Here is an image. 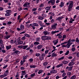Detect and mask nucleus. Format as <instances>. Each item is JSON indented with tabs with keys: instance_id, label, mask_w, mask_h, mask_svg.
<instances>
[{
	"instance_id": "nucleus-61",
	"label": "nucleus",
	"mask_w": 79,
	"mask_h": 79,
	"mask_svg": "<svg viewBox=\"0 0 79 79\" xmlns=\"http://www.w3.org/2000/svg\"><path fill=\"white\" fill-rule=\"evenodd\" d=\"M25 39L26 37H25V36H23V37L22 38V40H24Z\"/></svg>"
},
{
	"instance_id": "nucleus-34",
	"label": "nucleus",
	"mask_w": 79,
	"mask_h": 79,
	"mask_svg": "<svg viewBox=\"0 0 79 79\" xmlns=\"http://www.w3.org/2000/svg\"><path fill=\"white\" fill-rule=\"evenodd\" d=\"M64 56H63L62 57H61L59 58L58 60H63V59H64Z\"/></svg>"
},
{
	"instance_id": "nucleus-11",
	"label": "nucleus",
	"mask_w": 79,
	"mask_h": 79,
	"mask_svg": "<svg viewBox=\"0 0 79 79\" xmlns=\"http://www.w3.org/2000/svg\"><path fill=\"white\" fill-rule=\"evenodd\" d=\"M9 73V72H8V70H7L4 73V74H5L6 76Z\"/></svg>"
},
{
	"instance_id": "nucleus-44",
	"label": "nucleus",
	"mask_w": 79,
	"mask_h": 79,
	"mask_svg": "<svg viewBox=\"0 0 79 79\" xmlns=\"http://www.w3.org/2000/svg\"><path fill=\"white\" fill-rule=\"evenodd\" d=\"M73 69V67H70L69 68L68 70L69 71H71Z\"/></svg>"
},
{
	"instance_id": "nucleus-28",
	"label": "nucleus",
	"mask_w": 79,
	"mask_h": 79,
	"mask_svg": "<svg viewBox=\"0 0 79 79\" xmlns=\"http://www.w3.org/2000/svg\"><path fill=\"white\" fill-rule=\"evenodd\" d=\"M30 67L31 68H34L36 67V66L35 65H31L30 66Z\"/></svg>"
},
{
	"instance_id": "nucleus-5",
	"label": "nucleus",
	"mask_w": 79,
	"mask_h": 79,
	"mask_svg": "<svg viewBox=\"0 0 79 79\" xmlns=\"http://www.w3.org/2000/svg\"><path fill=\"white\" fill-rule=\"evenodd\" d=\"M55 0H52L49 1L48 2V3H52V5H53L54 4H55Z\"/></svg>"
},
{
	"instance_id": "nucleus-59",
	"label": "nucleus",
	"mask_w": 79,
	"mask_h": 79,
	"mask_svg": "<svg viewBox=\"0 0 79 79\" xmlns=\"http://www.w3.org/2000/svg\"><path fill=\"white\" fill-rule=\"evenodd\" d=\"M3 8L0 7V11H3Z\"/></svg>"
},
{
	"instance_id": "nucleus-15",
	"label": "nucleus",
	"mask_w": 79,
	"mask_h": 79,
	"mask_svg": "<svg viewBox=\"0 0 79 79\" xmlns=\"http://www.w3.org/2000/svg\"><path fill=\"white\" fill-rule=\"evenodd\" d=\"M10 37H11V35H6L4 36V37H5L6 39H9Z\"/></svg>"
},
{
	"instance_id": "nucleus-17",
	"label": "nucleus",
	"mask_w": 79,
	"mask_h": 79,
	"mask_svg": "<svg viewBox=\"0 0 79 79\" xmlns=\"http://www.w3.org/2000/svg\"><path fill=\"white\" fill-rule=\"evenodd\" d=\"M63 17L61 16V17H59L57 18L56 19V20H58L59 21H60V19H63Z\"/></svg>"
},
{
	"instance_id": "nucleus-21",
	"label": "nucleus",
	"mask_w": 79,
	"mask_h": 79,
	"mask_svg": "<svg viewBox=\"0 0 79 79\" xmlns=\"http://www.w3.org/2000/svg\"><path fill=\"white\" fill-rule=\"evenodd\" d=\"M15 53V54H16L17 55H19V51H15L14 52Z\"/></svg>"
},
{
	"instance_id": "nucleus-45",
	"label": "nucleus",
	"mask_w": 79,
	"mask_h": 79,
	"mask_svg": "<svg viewBox=\"0 0 79 79\" xmlns=\"http://www.w3.org/2000/svg\"><path fill=\"white\" fill-rule=\"evenodd\" d=\"M50 23H45V25H47V26H50Z\"/></svg>"
},
{
	"instance_id": "nucleus-30",
	"label": "nucleus",
	"mask_w": 79,
	"mask_h": 79,
	"mask_svg": "<svg viewBox=\"0 0 79 79\" xmlns=\"http://www.w3.org/2000/svg\"><path fill=\"white\" fill-rule=\"evenodd\" d=\"M10 13H6L5 15V16H10Z\"/></svg>"
},
{
	"instance_id": "nucleus-1",
	"label": "nucleus",
	"mask_w": 79,
	"mask_h": 79,
	"mask_svg": "<svg viewBox=\"0 0 79 79\" xmlns=\"http://www.w3.org/2000/svg\"><path fill=\"white\" fill-rule=\"evenodd\" d=\"M68 42H65L64 43H62L61 44V45H62V48L65 47V48H69L71 47V45L73 44L72 43H68L67 44ZM67 44L66 45H64V44Z\"/></svg>"
},
{
	"instance_id": "nucleus-8",
	"label": "nucleus",
	"mask_w": 79,
	"mask_h": 79,
	"mask_svg": "<svg viewBox=\"0 0 79 79\" xmlns=\"http://www.w3.org/2000/svg\"><path fill=\"white\" fill-rule=\"evenodd\" d=\"M29 5H30V3L27 2L24 3L23 6L24 7H27V6H28Z\"/></svg>"
},
{
	"instance_id": "nucleus-10",
	"label": "nucleus",
	"mask_w": 79,
	"mask_h": 79,
	"mask_svg": "<svg viewBox=\"0 0 79 79\" xmlns=\"http://www.w3.org/2000/svg\"><path fill=\"white\" fill-rule=\"evenodd\" d=\"M73 64H74V62H71L69 63V66H73Z\"/></svg>"
},
{
	"instance_id": "nucleus-38",
	"label": "nucleus",
	"mask_w": 79,
	"mask_h": 79,
	"mask_svg": "<svg viewBox=\"0 0 79 79\" xmlns=\"http://www.w3.org/2000/svg\"><path fill=\"white\" fill-rule=\"evenodd\" d=\"M63 63V64H68V61H67L64 60V61Z\"/></svg>"
},
{
	"instance_id": "nucleus-55",
	"label": "nucleus",
	"mask_w": 79,
	"mask_h": 79,
	"mask_svg": "<svg viewBox=\"0 0 79 79\" xmlns=\"http://www.w3.org/2000/svg\"><path fill=\"white\" fill-rule=\"evenodd\" d=\"M60 0H57L56 1V4H57V3H60Z\"/></svg>"
},
{
	"instance_id": "nucleus-33",
	"label": "nucleus",
	"mask_w": 79,
	"mask_h": 79,
	"mask_svg": "<svg viewBox=\"0 0 79 79\" xmlns=\"http://www.w3.org/2000/svg\"><path fill=\"white\" fill-rule=\"evenodd\" d=\"M50 39H51V37L46 36V40H50Z\"/></svg>"
},
{
	"instance_id": "nucleus-56",
	"label": "nucleus",
	"mask_w": 79,
	"mask_h": 79,
	"mask_svg": "<svg viewBox=\"0 0 79 79\" xmlns=\"http://www.w3.org/2000/svg\"><path fill=\"white\" fill-rule=\"evenodd\" d=\"M27 58V57L26 56H24L23 57V60H25Z\"/></svg>"
},
{
	"instance_id": "nucleus-46",
	"label": "nucleus",
	"mask_w": 79,
	"mask_h": 79,
	"mask_svg": "<svg viewBox=\"0 0 79 79\" xmlns=\"http://www.w3.org/2000/svg\"><path fill=\"white\" fill-rule=\"evenodd\" d=\"M57 36L59 37V38H61V37H62V36H61V35H60V34H58Z\"/></svg>"
},
{
	"instance_id": "nucleus-51",
	"label": "nucleus",
	"mask_w": 79,
	"mask_h": 79,
	"mask_svg": "<svg viewBox=\"0 0 79 79\" xmlns=\"http://www.w3.org/2000/svg\"><path fill=\"white\" fill-rule=\"evenodd\" d=\"M68 75L69 76H71V72H68L67 73Z\"/></svg>"
},
{
	"instance_id": "nucleus-63",
	"label": "nucleus",
	"mask_w": 79,
	"mask_h": 79,
	"mask_svg": "<svg viewBox=\"0 0 79 79\" xmlns=\"http://www.w3.org/2000/svg\"><path fill=\"white\" fill-rule=\"evenodd\" d=\"M56 32L55 31H52L51 32V33L52 34H55Z\"/></svg>"
},
{
	"instance_id": "nucleus-39",
	"label": "nucleus",
	"mask_w": 79,
	"mask_h": 79,
	"mask_svg": "<svg viewBox=\"0 0 79 79\" xmlns=\"http://www.w3.org/2000/svg\"><path fill=\"white\" fill-rule=\"evenodd\" d=\"M52 56H56V54L55 53H52Z\"/></svg>"
},
{
	"instance_id": "nucleus-41",
	"label": "nucleus",
	"mask_w": 79,
	"mask_h": 79,
	"mask_svg": "<svg viewBox=\"0 0 79 79\" xmlns=\"http://www.w3.org/2000/svg\"><path fill=\"white\" fill-rule=\"evenodd\" d=\"M34 45H39V42H35L34 43Z\"/></svg>"
},
{
	"instance_id": "nucleus-57",
	"label": "nucleus",
	"mask_w": 79,
	"mask_h": 79,
	"mask_svg": "<svg viewBox=\"0 0 79 79\" xmlns=\"http://www.w3.org/2000/svg\"><path fill=\"white\" fill-rule=\"evenodd\" d=\"M24 64V62H23V60H21V62H20V64L21 65H23Z\"/></svg>"
},
{
	"instance_id": "nucleus-4",
	"label": "nucleus",
	"mask_w": 79,
	"mask_h": 79,
	"mask_svg": "<svg viewBox=\"0 0 79 79\" xmlns=\"http://www.w3.org/2000/svg\"><path fill=\"white\" fill-rule=\"evenodd\" d=\"M23 44V41H18L16 43V45H21Z\"/></svg>"
},
{
	"instance_id": "nucleus-64",
	"label": "nucleus",
	"mask_w": 79,
	"mask_h": 79,
	"mask_svg": "<svg viewBox=\"0 0 79 79\" xmlns=\"http://www.w3.org/2000/svg\"><path fill=\"white\" fill-rule=\"evenodd\" d=\"M12 22H8L7 23V24H11Z\"/></svg>"
},
{
	"instance_id": "nucleus-53",
	"label": "nucleus",
	"mask_w": 79,
	"mask_h": 79,
	"mask_svg": "<svg viewBox=\"0 0 79 79\" xmlns=\"http://www.w3.org/2000/svg\"><path fill=\"white\" fill-rule=\"evenodd\" d=\"M29 61L30 62H32V61H33V59H32V58L30 59H29Z\"/></svg>"
},
{
	"instance_id": "nucleus-49",
	"label": "nucleus",
	"mask_w": 79,
	"mask_h": 79,
	"mask_svg": "<svg viewBox=\"0 0 79 79\" xmlns=\"http://www.w3.org/2000/svg\"><path fill=\"white\" fill-rule=\"evenodd\" d=\"M42 16H43V17L44 18H45V17H46L47 16V15L44 14H43L42 15Z\"/></svg>"
},
{
	"instance_id": "nucleus-23",
	"label": "nucleus",
	"mask_w": 79,
	"mask_h": 79,
	"mask_svg": "<svg viewBox=\"0 0 79 79\" xmlns=\"http://www.w3.org/2000/svg\"><path fill=\"white\" fill-rule=\"evenodd\" d=\"M11 48V45H10L9 46H6V48L7 50H8L9 49H10V48Z\"/></svg>"
},
{
	"instance_id": "nucleus-19",
	"label": "nucleus",
	"mask_w": 79,
	"mask_h": 79,
	"mask_svg": "<svg viewBox=\"0 0 79 79\" xmlns=\"http://www.w3.org/2000/svg\"><path fill=\"white\" fill-rule=\"evenodd\" d=\"M32 25L33 26H39V24L37 23H34L32 24Z\"/></svg>"
},
{
	"instance_id": "nucleus-43",
	"label": "nucleus",
	"mask_w": 79,
	"mask_h": 79,
	"mask_svg": "<svg viewBox=\"0 0 79 79\" xmlns=\"http://www.w3.org/2000/svg\"><path fill=\"white\" fill-rule=\"evenodd\" d=\"M40 39L39 38H37L36 39V41H38V42H40Z\"/></svg>"
},
{
	"instance_id": "nucleus-47",
	"label": "nucleus",
	"mask_w": 79,
	"mask_h": 79,
	"mask_svg": "<svg viewBox=\"0 0 79 79\" xmlns=\"http://www.w3.org/2000/svg\"><path fill=\"white\" fill-rule=\"evenodd\" d=\"M37 10V9L36 8H33L32 9V11H36V10Z\"/></svg>"
},
{
	"instance_id": "nucleus-26",
	"label": "nucleus",
	"mask_w": 79,
	"mask_h": 79,
	"mask_svg": "<svg viewBox=\"0 0 79 79\" xmlns=\"http://www.w3.org/2000/svg\"><path fill=\"white\" fill-rule=\"evenodd\" d=\"M51 8V7L48 6L45 8V9L46 10H49Z\"/></svg>"
},
{
	"instance_id": "nucleus-6",
	"label": "nucleus",
	"mask_w": 79,
	"mask_h": 79,
	"mask_svg": "<svg viewBox=\"0 0 79 79\" xmlns=\"http://www.w3.org/2000/svg\"><path fill=\"white\" fill-rule=\"evenodd\" d=\"M59 6L60 7H62L63 6H64V2H61L60 3V4L59 5Z\"/></svg>"
},
{
	"instance_id": "nucleus-58",
	"label": "nucleus",
	"mask_w": 79,
	"mask_h": 79,
	"mask_svg": "<svg viewBox=\"0 0 79 79\" xmlns=\"http://www.w3.org/2000/svg\"><path fill=\"white\" fill-rule=\"evenodd\" d=\"M76 42H79V40L78 39V38H77L76 40Z\"/></svg>"
},
{
	"instance_id": "nucleus-25",
	"label": "nucleus",
	"mask_w": 79,
	"mask_h": 79,
	"mask_svg": "<svg viewBox=\"0 0 79 79\" xmlns=\"http://www.w3.org/2000/svg\"><path fill=\"white\" fill-rule=\"evenodd\" d=\"M23 49L24 50H25V49H26V48H27V47H28V45H25V46H23Z\"/></svg>"
},
{
	"instance_id": "nucleus-22",
	"label": "nucleus",
	"mask_w": 79,
	"mask_h": 79,
	"mask_svg": "<svg viewBox=\"0 0 79 79\" xmlns=\"http://www.w3.org/2000/svg\"><path fill=\"white\" fill-rule=\"evenodd\" d=\"M63 65V64H60L59 65H58L56 66V68H60V67H61Z\"/></svg>"
},
{
	"instance_id": "nucleus-16",
	"label": "nucleus",
	"mask_w": 79,
	"mask_h": 79,
	"mask_svg": "<svg viewBox=\"0 0 79 79\" xmlns=\"http://www.w3.org/2000/svg\"><path fill=\"white\" fill-rule=\"evenodd\" d=\"M21 73H22V74H21V75H23V76H24L26 74V71H22L21 72Z\"/></svg>"
},
{
	"instance_id": "nucleus-24",
	"label": "nucleus",
	"mask_w": 79,
	"mask_h": 79,
	"mask_svg": "<svg viewBox=\"0 0 79 79\" xmlns=\"http://www.w3.org/2000/svg\"><path fill=\"white\" fill-rule=\"evenodd\" d=\"M5 77H6V76L4 74L0 75V77L1 78H3Z\"/></svg>"
},
{
	"instance_id": "nucleus-13",
	"label": "nucleus",
	"mask_w": 79,
	"mask_h": 79,
	"mask_svg": "<svg viewBox=\"0 0 79 79\" xmlns=\"http://www.w3.org/2000/svg\"><path fill=\"white\" fill-rule=\"evenodd\" d=\"M20 29L23 30L24 29V26L23 25H21L20 26Z\"/></svg>"
},
{
	"instance_id": "nucleus-20",
	"label": "nucleus",
	"mask_w": 79,
	"mask_h": 79,
	"mask_svg": "<svg viewBox=\"0 0 79 79\" xmlns=\"http://www.w3.org/2000/svg\"><path fill=\"white\" fill-rule=\"evenodd\" d=\"M43 72V70H40L38 71V73L39 74H41V73H42Z\"/></svg>"
},
{
	"instance_id": "nucleus-14",
	"label": "nucleus",
	"mask_w": 79,
	"mask_h": 79,
	"mask_svg": "<svg viewBox=\"0 0 79 79\" xmlns=\"http://www.w3.org/2000/svg\"><path fill=\"white\" fill-rule=\"evenodd\" d=\"M53 43L54 44V45H56L58 44V41L56 40H54L53 41Z\"/></svg>"
},
{
	"instance_id": "nucleus-62",
	"label": "nucleus",
	"mask_w": 79,
	"mask_h": 79,
	"mask_svg": "<svg viewBox=\"0 0 79 79\" xmlns=\"http://www.w3.org/2000/svg\"><path fill=\"white\" fill-rule=\"evenodd\" d=\"M76 9L77 10H79V6H77L76 8Z\"/></svg>"
},
{
	"instance_id": "nucleus-3",
	"label": "nucleus",
	"mask_w": 79,
	"mask_h": 79,
	"mask_svg": "<svg viewBox=\"0 0 79 79\" xmlns=\"http://www.w3.org/2000/svg\"><path fill=\"white\" fill-rule=\"evenodd\" d=\"M58 25L57 23H55L54 25H52L51 26V27L52 29H53L54 30H55L56 29V26Z\"/></svg>"
},
{
	"instance_id": "nucleus-37",
	"label": "nucleus",
	"mask_w": 79,
	"mask_h": 79,
	"mask_svg": "<svg viewBox=\"0 0 79 79\" xmlns=\"http://www.w3.org/2000/svg\"><path fill=\"white\" fill-rule=\"evenodd\" d=\"M35 55L36 56H40V54L39 53H36Z\"/></svg>"
},
{
	"instance_id": "nucleus-27",
	"label": "nucleus",
	"mask_w": 79,
	"mask_h": 79,
	"mask_svg": "<svg viewBox=\"0 0 79 79\" xmlns=\"http://www.w3.org/2000/svg\"><path fill=\"white\" fill-rule=\"evenodd\" d=\"M76 78V76L73 75L70 78L71 79H75Z\"/></svg>"
},
{
	"instance_id": "nucleus-54",
	"label": "nucleus",
	"mask_w": 79,
	"mask_h": 79,
	"mask_svg": "<svg viewBox=\"0 0 79 79\" xmlns=\"http://www.w3.org/2000/svg\"><path fill=\"white\" fill-rule=\"evenodd\" d=\"M20 61V59H18L16 60V62L17 63H19Z\"/></svg>"
},
{
	"instance_id": "nucleus-7",
	"label": "nucleus",
	"mask_w": 79,
	"mask_h": 79,
	"mask_svg": "<svg viewBox=\"0 0 79 79\" xmlns=\"http://www.w3.org/2000/svg\"><path fill=\"white\" fill-rule=\"evenodd\" d=\"M57 73V71L55 70H52L50 71V73L51 74H56Z\"/></svg>"
},
{
	"instance_id": "nucleus-40",
	"label": "nucleus",
	"mask_w": 79,
	"mask_h": 79,
	"mask_svg": "<svg viewBox=\"0 0 79 79\" xmlns=\"http://www.w3.org/2000/svg\"><path fill=\"white\" fill-rule=\"evenodd\" d=\"M71 50L72 51V52H74V51L76 50V48H73L71 49Z\"/></svg>"
},
{
	"instance_id": "nucleus-31",
	"label": "nucleus",
	"mask_w": 79,
	"mask_h": 79,
	"mask_svg": "<svg viewBox=\"0 0 79 79\" xmlns=\"http://www.w3.org/2000/svg\"><path fill=\"white\" fill-rule=\"evenodd\" d=\"M5 12L7 13H11V10H7L5 11Z\"/></svg>"
},
{
	"instance_id": "nucleus-9",
	"label": "nucleus",
	"mask_w": 79,
	"mask_h": 79,
	"mask_svg": "<svg viewBox=\"0 0 79 79\" xmlns=\"http://www.w3.org/2000/svg\"><path fill=\"white\" fill-rule=\"evenodd\" d=\"M75 21L74 19H73V18H71L69 21V23L73 24V21Z\"/></svg>"
},
{
	"instance_id": "nucleus-18",
	"label": "nucleus",
	"mask_w": 79,
	"mask_h": 79,
	"mask_svg": "<svg viewBox=\"0 0 79 79\" xmlns=\"http://www.w3.org/2000/svg\"><path fill=\"white\" fill-rule=\"evenodd\" d=\"M42 39L43 40H47V36H43L42 37Z\"/></svg>"
},
{
	"instance_id": "nucleus-2",
	"label": "nucleus",
	"mask_w": 79,
	"mask_h": 79,
	"mask_svg": "<svg viewBox=\"0 0 79 79\" xmlns=\"http://www.w3.org/2000/svg\"><path fill=\"white\" fill-rule=\"evenodd\" d=\"M73 7V2L72 1H69V4L68 7V11H71L72 10V8Z\"/></svg>"
},
{
	"instance_id": "nucleus-32",
	"label": "nucleus",
	"mask_w": 79,
	"mask_h": 79,
	"mask_svg": "<svg viewBox=\"0 0 79 79\" xmlns=\"http://www.w3.org/2000/svg\"><path fill=\"white\" fill-rule=\"evenodd\" d=\"M69 53V51L67 50L66 52V53L65 54V55H68V54Z\"/></svg>"
},
{
	"instance_id": "nucleus-35",
	"label": "nucleus",
	"mask_w": 79,
	"mask_h": 79,
	"mask_svg": "<svg viewBox=\"0 0 79 79\" xmlns=\"http://www.w3.org/2000/svg\"><path fill=\"white\" fill-rule=\"evenodd\" d=\"M48 64V62H46L43 63V65L44 66H47V65Z\"/></svg>"
},
{
	"instance_id": "nucleus-48",
	"label": "nucleus",
	"mask_w": 79,
	"mask_h": 79,
	"mask_svg": "<svg viewBox=\"0 0 79 79\" xmlns=\"http://www.w3.org/2000/svg\"><path fill=\"white\" fill-rule=\"evenodd\" d=\"M35 74V73H33L32 74H31V77H34Z\"/></svg>"
},
{
	"instance_id": "nucleus-42",
	"label": "nucleus",
	"mask_w": 79,
	"mask_h": 79,
	"mask_svg": "<svg viewBox=\"0 0 79 79\" xmlns=\"http://www.w3.org/2000/svg\"><path fill=\"white\" fill-rule=\"evenodd\" d=\"M49 52V50H46L45 51V54H47L48 53V52Z\"/></svg>"
},
{
	"instance_id": "nucleus-29",
	"label": "nucleus",
	"mask_w": 79,
	"mask_h": 79,
	"mask_svg": "<svg viewBox=\"0 0 79 79\" xmlns=\"http://www.w3.org/2000/svg\"><path fill=\"white\" fill-rule=\"evenodd\" d=\"M42 47V46L41 45H39L37 46V48L38 49H40V48H41Z\"/></svg>"
},
{
	"instance_id": "nucleus-60",
	"label": "nucleus",
	"mask_w": 79,
	"mask_h": 79,
	"mask_svg": "<svg viewBox=\"0 0 79 79\" xmlns=\"http://www.w3.org/2000/svg\"><path fill=\"white\" fill-rule=\"evenodd\" d=\"M25 35L26 36V37H30V36L29 35L27 34H25Z\"/></svg>"
},
{
	"instance_id": "nucleus-12",
	"label": "nucleus",
	"mask_w": 79,
	"mask_h": 79,
	"mask_svg": "<svg viewBox=\"0 0 79 79\" xmlns=\"http://www.w3.org/2000/svg\"><path fill=\"white\" fill-rule=\"evenodd\" d=\"M43 33L45 35H47V34H49V33L48 32V31H43Z\"/></svg>"
},
{
	"instance_id": "nucleus-52",
	"label": "nucleus",
	"mask_w": 79,
	"mask_h": 79,
	"mask_svg": "<svg viewBox=\"0 0 79 79\" xmlns=\"http://www.w3.org/2000/svg\"><path fill=\"white\" fill-rule=\"evenodd\" d=\"M65 76H66V73L65 72L63 73L62 75V77H64Z\"/></svg>"
},
{
	"instance_id": "nucleus-50",
	"label": "nucleus",
	"mask_w": 79,
	"mask_h": 79,
	"mask_svg": "<svg viewBox=\"0 0 79 79\" xmlns=\"http://www.w3.org/2000/svg\"><path fill=\"white\" fill-rule=\"evenodd\" d=\"M5 19V17H1L0 18V20H4Z\"/></svg>"
},
{
	"instance_id": "nucleus-36",
	"label": "nucleus",
	"mask_w": 79,
	"mask_h": 79,
	"mask_svg": "<svg viewBox=\"0 0 79 79\" xmlns=\"http://www.w3.org/2000/svg\"><path fill=\"white\" fill-rule=\"evenodd\" d=\"M38 19H40V20H42L44 19V18L41 16H39L38 17Z\"/></svg>"
}]
</instances>
